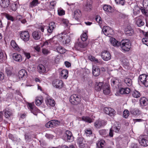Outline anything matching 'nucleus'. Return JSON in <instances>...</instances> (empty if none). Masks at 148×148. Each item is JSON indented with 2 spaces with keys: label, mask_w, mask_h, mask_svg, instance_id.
I'll return each mask as SVG.
<instances>
[{
  "label": "nucleus",
  "mask_w": 148,
  "mask_h": 148,
  "mask_svg": "<svg viewBox=\"0 0 148 148\" xmlns=\"http://www.w3.org/2000/svg\"><path fill=\"white\" fill-rule=\"evenodd\" d=\"M125 33L127 36H131L134 34V30L130 26H128L125 28Z\"/></svg>",
  "instance_id": "obj_19"
},
{
  "label": "nucleus",
  "mask_w": 148,
  "mask_h": 148,
  "mask_svg": "<svg viewBox=\"0 0 148 148\" xmlns=\"http://www.w3.org/2000/svg\"><path fill=\"white\" fill-rule=\"evenodd\" d=\"M27 106L28 109L30 110L32 113L34 115H37V112H38L39 110L35 107L34 103L28 102L27 103Z\"/></svg>",
  "instance_id": "obj_7"
},
{
  "label": "nucleus",
  "mask_w": 148,
  "mask_h": 148,
  "mask_svg": "<svg viewBox=\"0 0 148 148\" xmlns=\"http://www.w3.org/2000/svg\"><path fill=\"white\" fill-rule=\"evenodd\" d=\"M119 83V79L114 78L111 80V84L112 86L116 87Z\"/></svg>",
  "instance_id": "obj_29"
},
{
  "label": "nucleus",
  "mask_w": 148,
  "mask_h": 148,
  "mask_svg": "<svg viewBox=\"0 0 148 148\" xmlns=\"http://www.w3.org/2000/svg\"><path fill=\"white\" fill-rule=\"evenodd\" d=\"M42 52L44 55H47L50 53V51L49 50L44 48L42 49Z\"/></svg>",
  "instance_id": "obj_49"
},
{
  "label": "nucleus",
  "mask_w": 148,
  "mask_h": 148,
  "mask_svg": "<svg viewBox=\"0 0 148 148\" xmlns=\"http://www.w3.org/2000/svg\"><path fill=\"white\" fill-rule=\"evenodd\" d=\"M143 5L145 8H148V0H144L143 2Z\"/></svg>",
  "instance_id": "obj_57"
},
{
  "label": "nucleus",
  "mask_w": 148,
  "mask_h": 148,
  "mask_svg": "<svg viewBox=\"0 0 148 148\" xmlns=\"http://www.w3.org/2000/svg\"><path fill=\"white\" fill-rule=\"evenodd\" d=\"M48 26H46L44 25H41L39 27V29H40L41 31L43 32L44 30V29H47V28Z\"/></svg>",
  "instance_id": "obj_64"
},
{
  "label": "nucleus",
  "mask_w": 148,
  "mask_h": 148,
  "mask_svg": "<svg viewBox=\"0 0 148 148\" xmlns=\"http://www.w3.org/2000/svg\"><path fill=\"white\" fill-rule=\"evenodd\" d=\"M42 100L36 99V104L37 106H39L42 103Z\"/></svg>",
  "instance_id": "obj_60"
},
{
  "label": "nucleus",
  "mask_w": 148,
  "mask_h": 148,
  "mask_svg": "<svg viewBox=\"0 0 148 148\" xmlns=\"http://www.w3.org/2000/svg\"><path fill=\"white\" fill-rule=\"evenodd\" d=\"M56 25L54 22H51L49 24L47 29V31L48 33L50 34H51L53 30L55 28Z\"/></svg>",
  "instance_id": "obj_15"
},
{
  "label": "nucleus",
  "mask_w": 148,
  "mask_h": 148,
  "mask_svg": "<svg viewBox=\"0 0 148 148\" xmlns=\"http://www.w3.org/2000/svg\"><path fill=\"white\" fill-rule=\"evenodd\" d=\"M40 3L38 0H33L30 3L29 7L33 8L34 7L36 6L38 4H39Z\"/></svg>",
  "instance_id": "obj_43"
},
{
  "label": "nucleus",
  "mask_w": 148,
  "mask_h": 148,
  "mask_svg": "<svg viewBox=\"0 0 148 148\" xmlns=\"http://www.w3.org/2000/svg\"><path fill=\"white\" fill-rule=\"evenodd\" d=\"M112 110H111V111L110 110L108 115L110 116H114L116 114V112L112 108Z\"/></svg>",
  "instance_id": "obj_55"
},
{
  "label": "nucleus",
  "mask_w": 148,
  "mask_h": 148,
  "mask_svg": "<svg viewBox=\"0 0 148 148\" xmlns=\"http://www.w3.org/2000/svg\"><path fill=\"white\" fill-rule=\"evenodd\" d=\"M20 38L25 42H27L29 40V34L28 31H23L19 32Z\"/></svg>",
  "instance_id": "obj_5"
},
{
  "label": "nucleus",
  "mask_w": 148,
  "mask_h": 148,
  "mask_svg": "<svg viewBox=\"0 0 148 148\" xmlns=\"http://www.w3.org/2000/svg\"><path fill=\"white\" fill-rule=\"evenodd\" d=\"M27 73L24 69H22L19 71L18 73V77L19 80H23L27 77Z\"/></svg>",
  "instance_id": "obj_13"
},
{
  "label": "nucleus",
  "mask_w": 148,
  "mask_h": 148,
  "mask_svg": "<svg viewBox=\"0 0 148 148\" xmlns=\"http://www.w3.org/2000/svg\"><path fill=\"white\" fill-rule=\"evenodd\" d=\"M138 81H140L145 86H148V75L144 74L140 75Z\"/></svg>",
  "instance_id": "obj_4"
},
{
  "label": "nucleus",
  "mask_w": 148,
  "mask_h": 148,
  "mask_svg": "<svg viewBox=\"0 0 148 148\" xmlns=\"http://www.w3.org/2000/svg\"><path fill=\"white\" fill-rule=\"evenodd\" d=\"M60 122L59 121L52 120L48 122L45 124V126L47 128L54 127L60 125Z\"/></svg>",
  "instance_id": "obj_8"
},
{
  "label": "nucleus",
  "mask_w": 148,
  "mask_h": 148,
  "mask_svg": "<svg viewBox=\"0 0 148 148\" xmlns=\"http://www.w3.org/2000/svg\"><path fill=\"white\" fill-rule=\"evenodd\" d=\"M92 74L95 76H97L99 75L100 73V70L98 67L93 66Z\"/></svg>",
  "instance_id": "obj_20"
},
{
  "label": "nucleus",
  "mask_w": 148,
  "mask_h": 148,
  "mask_svg": "<svg viewBox=\"0 0 148 148\" xmlns=\"http://www.w3.org/2000/svg\"><path fill=\"white\" fill-rule=\"evenodd\" d=\"M76 142L80 148H84L86 146V141L84 138L82 136L78 137L76 140Z\"/></svg>",
  "instance_id": "obj_11"
},
{
  "label": "nucleus",
  "mask_w": 148,
  "mask_h": 148,
  "mask_svg": "<svg viewBox=\"0 0 148 148\" xmlns=\"http://www.w3.org/2000/svg\"><path fill=\"white\" fill-rule=\"evenodd\" d=\"M112 43L115 47L120 46L123 51H128L131 48V44L128 39L122 40L121 42L117 40L115 38L112 39Z\"/></svg>",
  "instance_id": "obj_1"
},
{
  "label": "nucleus",
  "mask_w": 148,
  "mask_h": 148,
  "mask_svg": "<svg viewBox=\"0 0 148 148\" xmlns=\"http://www.w3.org/2000/svg\"><path fill=\"white\" fill-rule=\"evenodd\" d=\"M3 53L1 49L0 48V63L3 62Z\"/></svg>",
  "instance_id": "obj_62"
},
{
  "label": "nucleus",
  "mask_w": 148,
  "mask_h": 148,
  "mask_svg": "<svg viewBox=\"0 0 148 148\" xmlns=\"http://www.w3.org/2000/svg\"><path fill=\"white\" fill-rule=\"evenodd\" d=\"M101 57L104 61H108L111 58V55L110 53L108 51L106 50H104L102 51Z\"/></svg>",
  "instance_id": "obj_12"
},
{
  "label": "nucleus",
  "mask_w": 148,
  "mask_h": 148,
  "mask_svg": "<svg viewBox=\"0 0 148 148\" xmlns=\"http://www.w3.org/2000/svg\"><path fill=\"white\" fill-rule=\"evenodd\" d=\"M112 110V108L110 107H105L104 109V112L106 114H108L109 113L110 110L111 111Z\"/></svg>",
  "instance_id": "obj_59"
},
{
  "label": "nucleus",
  "mask_w": 148,
  "mask_h": 148,
  "mask_svg": "<svg viewBox=\"0 0 148 148\" xmlns=\"http://www.w3.org/2000/svg\"><path fill=\"white\" fill-rule=\"evenodd\" d=\"M54 132L58 135L61 136L63 133L62 130H54Z\"/></svg>",
  "instance_id": "obj_58"
},
{
  "label": "nucleus",
  "mask_w": 148,
  "mask_h": 148,
  "mask_svg": "<svg viewBox=\"0 0 148 148\" xmlns=\"http://www.w3.org/2000/svg\"><path fill=\"white\" fill-rule=\"evenodd\" d=\"M140 103L142 106H146L148 103L147 100L145 97H142L140 99Z\"/></svg>",
  "instance_id": "obj_41"
},
{
  "label": "nucleus",
  "mask_w": 148,
  "mask_h": 148,
  "mask_svg": "<svg viewBox=\"0 0 148 148\" xmlns=\"http://www.w3.org/2000/svg\"><path fill=\"white\" fill-rule=\"evenodd\" d=\"M64 35L61 37L63 43L65 44H68L69 43L70 41V39L69 38V37L66 34H62V35Z\"/></svg>",
  "instance_id": "obj_26"
},
{
  "label": "nucleus",
  "mask_w": 148,
  "mask_h": 148,
  "mask_svg": "<svg viewBox=\"0 0 148 148\" xmlns=\"http://www.w3.org/2000/svg\"><path fill=\"white\" fill-rule=\"evenodd\" d=\"M10 0H1L0 5L3 8H7L9 5Z\"/></svg>",
  "instance_id": "obj_28"
},
{
  "label": "nucleus",
  "mask_w": 148,
  "mask_h": 148,
  "mask_svg": "<svg viewBox=\"0 0 148 148\" xmlns=\"http://www.w3.org/2000/svg\"><path fill=\"white\" fill-rule=\"evenodd\" d=\"M5 72L8 75L10 76L12 74V72L9 68H6L5 69Z\"/></svg>",
  "instance_id": "obj_61"
},
{
  "label": "nucleus",
  "mask_w": 148,
  "mask_h": 148,
  "mask_svg": "<svg viewBox=\"0 0 148 148\" xmlns=\"http://www.w3.org/2000/svg\"><path fill=\"white\" fill-rule=\"evenodd\" d=\"M55 1H53L52 2H51L50 3V4L49 5V8H47L46 9H42L41 8V10H51V9H54V7L56 5V3H55Z\"/></svg>",
  "instance_id": "obj_44"
},
{
  "label": "nucleus",
  "mask_w": 148,
  "mask_h": 148,
  "mask_svg": "<svg viewBox=\"0 0 148 148\" xmlns=\"http://www.w3.org/2000/svg\"><path fill=\"white\" fill-rule=\"evenodd\" d=\"M125 137L121 138V137H120V136H119L116 138L117 143L119 144L120 142H123L124 140H125Z\"/></svg>",
  "instance_id": "obj_50"
},
{
  "label": "nucleus",
  "mask_w": 148,
  "mask_h": 148,
  "mask_svg": "<svg viewBox=\"0 0 148 148\" xmlns=\"http://www.w3.org/2000/svg\"><path fill=\"white\" fill-rule=\"evenodd\" d=\"M130 114L134 115H138L140 114V110L137 109H131L130 111Z\"/></svg>",
  "instance_id": "obj_39"
},
{
  "label": "nucleus",
  "mask_w": 148,
  "mask_h": 148,
  "mask_svg": "<svg viewBox=\"0 0 148 148\" xmlns=\"http://www.w3.org/2000/svg\"><path fill=\"white\" fill-rule=\"evenodd\" d=\"M136 24L139 27L143 25L144 23L142 19L140 17H138L136 18Z\"/></svg>",
  "instance_id": "obj_32"
},
{
  "label": "nucleus",
  "mask_w": 148,
  "mask_h": 148,
  "mask_svg": "<svg viewBox=\"0 0 148 148\" xmlns=\"http://www.w3.org/2000/svg\"><path fill=\"white\" fill-rule=\"evenodd\" d=\"M93 6L88 5L86 3L84 6L83 9L84 11L86 12H90L92 10Z\"/></svg>",
  "instance_id": "obj_37"
},
{
  "label": "nucleus",
  "mask_w": 148,
  "mask_h": 148,
  "mask_svg": "<svg viewBox=\"0 0 148 148\" xmlns=\"http://www.w3.org/2000/svg\"><path fill=\"white\" fill-rule=\"evenodd\" d=\"M142 32L145 36V38H143L142 39V42L144 44L148 46V32H145L143 31H142Z\"/></svg>",
  "instance_id": "obj_21"
},
{
  "label": "nucleus",
  "mask_w": 148,
  "mask_h": 148,
  "mask_svg": "<svg viewBox=\"0 0 148 148\" xmlns=\"http://www.w3.org/2000/svg\"><path fill=\"white\" fill-rule=\"evenodd\" d=\"M103 90L105 94L109 95L110 92V86L107 84H105L103 86Z\"/></svg>",
  "instance_id": "obj_23"
},
{
  "label": "nucleus",
  "mask_w": 148,
  "mask_h": 148,
  "mask_svg": "<svg viewBox=\"0 0 148 148\" xmlns=\"http://www.w3.org/2000/svg\"><path fill=\"white\" fill-rule=\"evenodd\" d=\"M81 38L82 42H87V41H86L88 38L87 35L86 33H83L81 36Z\"/></svg>",
  "instance_id": "obj_47"
},
{
  "label": "nucleus",
  "mask_w": 148,
  "mask_h": 148,
  "mask_svg": "<svg viewBox=\"0 0 148 148\" xmlns=\"http://www.w3.org/2000/svg\"><path fill=\"white\" fill-rule=\"evenodd\" d=\"M119 92L121 94H128L130 92V89L127 88H121L119 89Z\"/></svg>",
  "instance_id": "obj_24"
},
{
  "label": "nucleus",
  "mask_w": 148,
  "mask_h": 148,
  "mask_svg": "<svg viewBox=\"0 0 148 148\" xmlns=\"http://www.w3.org/2000/svg\"><path fill=\"white\" fill-rule=\"evenodd\" d=\"M11 7L13 11H15L17 9V5L16 4H13L11 6Z\"/></svg>",
  "instance_id": "obj_63"
},
{
  "label": "nucleus",
  "mask_w": 148,
  "mask_h": 148,
  "mask_svg": "<svg viewBox=\"0 0 148 148\" xmlns=\"http://www.w3.org/2000/svg\"><path fill=\"white\" fill-rule=\"evenodd\" d=\"M82 119V121L89 123H90L93 122L92 118L89 116H83Z\"/></svg>",
  "instance_id": "obj_38"
},
{
  "label": "nucleus",
  "mask_w": 148,
  "mask_h": 148,
  "mask_svg": "<svg viewBox=\"0 0 148 148\" xmlns=\"http://www.w3.org/2000/svg\"><path fill=\"white\" fill-rule=\"evenodd\" d=\"M13 59L16 61L21 62L22 61V58L21 55L17 53H14L12 56Z\"/></svg>",
  "instance_id": "obj_25"
},
{
  "label": "nucleus",
  "mask_w": 148,
  "mask_h": 148,
  "mask_svg": "<svg viewBox=\"0 0 148 148\" xmlns=\"http://www.w3.org/2000/svg\"><path fill=\"white\" fill-rule=\"evenodd\" d=\"M116 3L118 4H121L123 5L125 3V0H115Z\"/></svg>",
  "instance_id": "obj_52"
},
{
  "label": "nucleus",
  "mask_w": 148,
  "mask_h": 148,
  "mask_svg": "<svg viewBox=\"0 0 148 148\" xmlns=\"http://www.w3.org/2000/svg\"><path fill=\"white\" fill-rule=\"evenodd\" d=\"M68 71L67 70H63L61 73V75L64 79H66L68 77Z\"/></svg>",
  "instance_id": "obj_40"
},
{
  "label": "nucleus",
  "mask_w": 148,
  "mask_h": 148,
  "mask_svg": "<svg viewBox=\"0 0 148 148\" xmlns=\"http://www.w3.org/2000/svg\"><path fill=\"white\" fill-rule=\"evenodd\" d=\"M58 147H60V148H75L73 145H70L69 147L65 145L61 146L59 145L58 146Z\"/></svg>",
  "instance_id": "obj_56"
},
{
  "label": "nucleus",
  "mask_w": 148,
  "mask_h": 148,
  "mask_svg": "<svg viewBox=\"0 0 148 148\" xmlns=\"http://www.w3.org/2000/svg\"><path fill=\"white\" fill-rule=\"evenodd\" d=\"M129 115V112L127 110H125L123 112V117L125 118H127L128 117Z\"/></svg>",
  "instance_id": "obj_51"
},
{
  "label": "nucleus",
  "mask_w": 148,
  "mask_h": 148,
  "mask_svg": "<svg viewBox=\"0 0 148 148\" xmlns=\"http://www.w3.org/2000/svg\"><path fill=\"white\" fill-rule=\"evenodd\" d=\"M103 84L102 82H97L95 86V89L98 91H100L103 87Z\"/></svg>",
  "instance_id": "obj_34"
},
{
  "label": "nucleus",
  "mask_w": 148,
  "mask_h": 148,
  "mask_svg": "<svg viewBox=\"0 0 148 148\" xmlns=\"http://www.w3.org/2000/svg\"><path fill=\"white\" fill-rule=\"evenodd\" d=\"M130 148H141V146L140 145L137 143H132L130 146Z\"/></svg>",
  "instance_id": "obj_45"
},
{
  "label": "nucleus",
  "mask_w": 148,
  "mask_h": 148,
  "mask_svg": "<svg viewBox=\"0 0 148 148\" xmlns=\"http://www.w3.org/2000/svg\"><path fill=\"white\" fill-rule=\"evenodd\" d=\"M58 14L59 16L63 15L65 14V11L61 8L58 9Z\"/></svg>",
  "instance_id": "obj_48"
},
{
  "label": "nucleus",
  "mask_w": 148,
  "mask_h": 148,
  "mask_svg": "<svg viewBox=\"0 0 148 148\" xmlns=\"http://www.w3.org/2000/svg\"><path fill=\"white\" fill-rule=\"evenodd\" d=\"M139 141L140 145L146 147L148 145V137L145 135L140 136Z\"/></svg>",
  "instance_id": "obj_6"
},
{
  "label": "nucleus",
  "mask_w": 148,
  "mask_h": 148,
  "mask_svg": "<svg viewBox=\"0 0 148 148\" xmlns=\"http://www.w3.org/2000/svg\"><path fill=\"white\" fill-rule=\"evenodd\" d=\"M106 144L104 140L99 139L96 143V147L97 148H103Z\"/></svg>",
  "instance_id": "obj_17"
},
{
  "label": "nucleus",
  "mask_w": 148,
  "mask_h": 148,
  "mask_svg": "<svg viewBox=\"0 0 148 148\" xmlns=\"http://www.w3.org/2000/svg\"><path fill=\"white\" fill-rule=\"evenodd\" d=\"M54 87L58 89L62 88L63 86V83L62 80L59 79H55L52 82Z\"/></svg>",
  "instance_id": "obj_9"
},
{
  "label": "nucleus",
  "mask_w": 148,
  "mask_h": 148,
  "mask_svg": "<svg viewBox=\"0 0 148 148\" xmlns=\"http://www.w3.org/2000/svg\"><path fill=\"white\" fill-rule=\"evenodd\" d=\"M10 44L11 46L16 51L19 52L21 51V48L19 47L14 40H12L10 42Z\"/></svg>",
  "instance_id": "obj_18"
},
{
  "label": "nucleus",
  "mask_w": 148,
  "mask_h": 148,
  "mask_svg": "<svg viewBox=\"0 0 148 148\" xmlns=\"http://www.w3.org/2000/svg\"><path fill=\"white\" fill-rule=\"evenodd\" d=\"M96 21L99 23V24H101L102 23V20L100 16L99 15H97L95 18Z\"/></svg>",
  "instance_id": "obj_53"
},
{
  "label": "nucleus",
  "mask_w": 148,
  "mask_h": 148,
  "mask_svg": "<svg viewBox=\"0 0 148 148\" xmlns=\"http://www.w3.org/2000/svg\"><path fill=\"white\" fill-rule=\"evenodd\" d=\"M69 101L73 105H77L81 101L80 97L77 95H73L69 98Z\"/></svg>",
  "instance_id": "obj_3"
},
{
  "label": "nucleus",
  "mask_w": 148,
  "mask_h": 148,
  "mask_svg": "<svg viewBox=\"0 0 148 148\" xmlns=\"http://www.w3.org/2000/svg\"><path fill=\"white\" fill-rule=\"evenodd\" d=\"M132 96L134 98H138L140 97V92L137 90H135L132 92Z\"/></svg>",
  "instance_id": "obj_42"
},
{
  "label": "nucleus",
  "mask_w": 148,
  "mask_h": 148,
  "mask_svg": "<svg viewBox=\"0 0 148 148\" xmlns=\"http://www.w3.org/2000/svg\"><path fill=\"white\" fill-rule=\"evenodd\" d=\"M32 35L33 38L35 40L40 39L41 37V32L39 31H34L32 33Z\"/></svg>",
  "instance_id": "obj_16"
},
{
  "label": "nucleus",
  "mask_w": 148,
  "mask_h": 148,
  "mask_svg": "<svg viewBox=\"0 0 148 148\" xmlns=\"http://www.w3.org/2000/svg\"><path fill=\"white\" fill-rule=\"evenodd\" d=\"M134 6V8L133 9V13L135 15H136L140 12V8L138 6L134 3H132L130 5L131 7Z\"/></svg>",
  "instance_id": "obj_27"
},
{
  "label": "nucleus",
  "mask_w": 148,
  "mask_h": 148,
  "mask_svg": "<svg viewBox=\"0 0 148 148\" xmlns=\"http://www.w3.org/2000/svg\"><path fill=\"white\" fill-rule=\"evenodd\" d=\"M103 10L105 11L112 12L113 11L112 8L110 5H104L103 7Z\"/></svg>",
  "instance_id": "obj_36"
},
{
  "label": "nucleus",
  "mask_w": 148,
  "mask_h": 148,
  "mask_svg": "<svg viewBox=\"0 0 148 148\" xmlns=\"http://www.w3.org/2000/svg\"><path fill=\"white\" fill-rule=\"evenodd\" d=\"M65 140L66 141L71 142L74 139V137L72 132L69 130H66L65 133Z\"/></svg>",
  "instance_id": "obj_10"
},
{
  "label": "nucleus",
  "mask_w": 148,
  "mask_h": 148,
  "mask_svg": "<svg viewBox=\"0 0 148 148\" xmlns=\"http://www.w3.org/2000/svg\"><path fill=\"white\" fill-rule=\"evenodd\" d=\"M5 17L8 20L11 21H14V18L13 17L8 14L6 13L5 14Z\"/></svg>",
  "instance_id": "obj_54"
},
{
  "label": "nucleus",
  "mask_w": 148,
  "mask_h": 148,
  "mask_svg": "<svg viewBox=\"0 0 148 148\" xmlns=\"http://www.w3.org/2000/svg\"><path fill=\"white\" fill-rule=\"evenodd\" d=\"M19 53H22L24 54L27 58L29 59L31 57L30 53H27L23 49H21V51Z\"/></svg>",
  "instance_id": "obj_46"
},
{
  "label": "nucleus",
  "mask_w": 148,
  "mask_h": 148,
  "mask_svg": "<svg viewBox=\"0 0 148 148\" xmlns=\"http://www.w3.org/2000/svg\"><path fill=\"white\" fill-rule=\"evenodd\" d=\"M4 113V116L6 119H9L10 117L13 116V113L11 111L4 110L3 111Z\"/></svg>",
  "instance_id": "obj_33"
},
{
  "label": "nucleus",
  "mask_w": 148,
  "mask_h": 148,
  "mask_svg": "<svg viewBox=\"0 0 148 148\" xmlns=\"http://www.w3.org/2000/svg\"><path fill=\"white\" fill-rule=\"evenodd\" d=\"M81 16V12L79 10H76L73 15V18H74L76 20H78L79 18Z\"/></svg>",
  "instance_id": "obj_31"
},
{
  "label": "nucleus",
  "mask_w": 148,
  "mask_h": 148,
  "mask_svg": "<svg viewBox=\"0 0 148 148\" xmlns=\"http://www.w3.org/2000/svg\"><path fill=\"white\" fill-rule=\"evenodd\" d=\"M106 124V122L104 120L97 121L94 123V125L95 127L99 129L101 127L104 126Z\"/></svg>",
  "instance_id": "obj_14"
},
{
  "label": "nucleus",
  "mask_w": 148,
  "mask_h": 148,
  "mask_svg": "<svg viewBox=\"0 0 148 148\" xmlns=\"http://www.w3.org/2000/svg\"><path fill=\"white\" fill-rule=\"evenodd\" d=\"M124 82L126 85L128 86H130L132 85V81L130 78L127 77L125 78L124 79Z\"/></svg>",
  "instance_id": "obj_35"
},
{
  "label": "nucleus",
  "mask_w": 148,
  "mask_h": 148,
  "mask_svg": "<svg viewBox=\"0 0 148 148\" xmlns=\"http://www.w3.org/2000/svg\"><path fill=\"white\" fill-rule=\"evenodd\" d=\"M88 43V42H77L75 43V47L77 50L81 51H84L86 49Z\"/></svg>",
  "instance_id": "obj_2"
},
{
  "label": "nucleus",
  "mask_w": 148,
  "mask_h": 148,
  "mask_svg": "<svg viewBox=\"0 0 148 148\" xmlns=\"http://www.w3.org/2000/svg\"><path fill=\"white\" fill-rule=\"evenodd\" d=\"M45 103L47 106L53 107L55 104L54 100L49 97L47 98L46 100H45Z\"/></svg>",
  "instance_id": "obj_22"
},
{
  "label": "nucleus",
  "mask_w": 148,
  "mask_h": 148,
  "mask_svg": "<svg viewBox=\"0 0 148 148\" xmlns=\"http://www.w3.org/2000/svg\"><path fill=\"white\" fill-rule=\"evenodd\" d=\"M38 71L40 73H44L46 71V69L44 65L40 64L37 66Z\"/></svg>",
  "instance_id": "obj_30"
}]
</instances>
